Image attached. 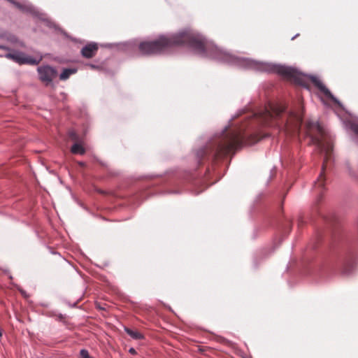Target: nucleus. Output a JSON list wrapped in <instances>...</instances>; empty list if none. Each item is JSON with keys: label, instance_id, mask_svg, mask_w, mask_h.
Wrapping results in <instances>:
<instances>
[{"label": "nucleus", "instance_id": "obj_1", "mask_svg": "<svg viewBox=\"0 0 358 358\" xmlns=\"http://www.w3.org/2000/svg\"><path fill=\"white\" fill-rule=\"evenodd\" d=\"M180 45H187L196 52L206 55L215 49L203 36L187 29L171 37L161 36L155 41L142 42L139 45V50L143 55H153L166 52L173 46Z\"/></svg>", "mask_w": 358, "mask_h": 358}, {"label": "nucleus", "instance_id": "obj_2", "mask_svg": "<svg viewBox=\"0 0 358 358\" xmlns=\"http://www.w3.org/2000/svg\"><path fill=\"white\" fill-rule=\"evenodd\" d=\"M257 134L246 135L241 129L227 128L218 138L209 142L206 147L197 152L200 161L212 158L217 159L234 152L243 144L252 145L259 141Z\"/></svg>", "mask_w": 358, "mask_h": 358}, {"label": "nucleus", "instance_id": "obj_3", "mask_svg": "<svg viewBox=\"0 0 358 358\" xmlns=\"http://www.w3.org/2000/svg\"><path fill=\"white\" fill-rule=\"evenodd\" d=\"M286 110L282 103H272L266 106L264 110L255 115V119L262 125L278 126L285 124L288 131L299 132L303 122V113L301 110V103H299L296 110L289 113L286 120H282Z\"/></svg>", "mask_w": 358, "mask_h": 358}, {"label": "nucleus", "instance_id": "obj_4", "mask_svg": "<svg viewBox=\"0 0 358 358\" xmlns=\"http://www.w3.org/2000/svg\"><path fill=\"white\" fill-rule=\"evenodd\" d=\"M305 132L310 139L312 144L324 153L322 172L317 180L315 182V187L323 188L325 182L324 171L327 166L328 161L331 157L333 145L331 137L317 122L308 121L306 124Z\"/></svg>", "mask_w": 358, "mask_h": 358}, {"label": "nucleus", "instance_id": "obj_5", "mask_svg": "<svg viewBox=\"0 0 358 358\" xmlns=\"http://www.w3.org/2000/svg\"><path fill=\"white\" fill-rule=\"evenodd\" d=\"M259 69L262 71L275 73L290 82L303 85L301 73L294 68L271 64H259Z\"/></svg>", "mask_w": 358, "mask_h": 358}, {"label": "nucleus", "instance_id": "obj_6", "mask_svg": "<svg viewBox=\"0 0 358 358\" xmlns=\"http://www.w3.org/2000/svg\"><path fill=\"white\" fill-rule=\"evenodd\" d=\"M6 57L13 60L19 64H31L36 65L39 63L41 59H36L31 57L27 56L21 52H15L13 53H8L6 55Z\"/></svg>", "mask_w": 358, "mask_h": 358}, {"label": "nucleus", "instance_id": "obj_7", "mask_svg": "<svg viewBox=\"0 0 358 358\" xmlns=\"http://www.w3.org/2000/svg\"><path fill=\"white\" fill-rule=\"evenodd\" d=\"M40 80L49 85L52 80L57 76L56 70L49 66H41L38 69Z\"/></svg>", "mask_w": 358, "mask_h": 358}, {"label": "nucleus", "instance_id": "obj_8", "mask_svg": "<svg viewBox=\"0 0 358 358\" xmlns=\"http://www.w3.org/2000/svg\"><path fill=\"white\" fill-rule=\"evenodd\" d=\"M98 51V45L95 43H91L84 46L81 50L82 55L85 58L93 57Z\"/></svg>", "mask_w": 358, "mask_h": 358}, {"label": "nucleus", "instance_id": "obj_9", "mask_svg": "<svg viewBox=\"0 0 358 358\" xmlns=\"http://www.w3.org/2000/svg\"><path fill=\"white\" fill-rule=\"evenodd\" d=\"M313 83L328 98L334 99L331 92L325 87V85L316 77H312Z\"/></svg>", "mask_w": 358, "mask_h": 358}, {"label": "nucleus", "instance_id": "obj_10", "mask_svg": "<svg viewBox=\"0 0 358 358\" xmlns=\"http://www.w3.org/2000/svg\"><path fill=\"white\" fill-rule=\"evenodd\" d=\"M77 70L76 69H64L62 73L59 76V78L62 80H67L70 76L76 73Z\"/></svg>", "mask_w": 358, "mask_h": 358}, {"label": "nucleus", "instance_id": "obj_11", "mask_svg": "<svg viewBox=\"0 0 358 358\" xmlns=\"http://www.w3.org/2000/svg\"><path fill=\"white\" fill-rule=\"evenodd\" d=\"M125 331L134 339L141 340L144 338L143 335L138 331L132 330L129 328H125Z\"/></svg>", "mask_w": 358, "mask_h": 358}, {"label": "nucleus", "instance_id": "obj_12", "mask_svg": "<svg viewBox=\"0 0 358 358\" xmlns=\"http://www.w3.org/2000/svg\"><path fill=\"white\" fill-rule=\"evenodd\" d=\"M71 152L73 154L84 155L85 153V149L80 144L75 143L71 147Z\"/></svg>", "mask_w": 358, "mask_h": 358}, {"label": "nucleus", "instance_id": "obj_13", "mask_svg": "<svg viewBox=\"0 0 358 358\" xmlns=\"http://www.w3.org/2000/svg\"><path fill=\"white\" fill-rule=\"evenodd\" d=\"M69 138L74 141H78L79 139L78 136L74 131H69Z\"/></svg>", "mask_w": 358, "mask_h": 358}, {"label": "nucleus", "instance_id": "obj_14", "mask_svg": "<svg viewBox=\"0 0 358 358\" xmlns=\"http://www.w3.org/2000/svg\"><path fill=\"white\" fill-rule=\"evenodd\" d=\"M91 357L89 355L87 350L83 349L80 352V358H90Z\"/></svg>", "mask_w": 358, "mask_h": 358}, {"label": "nucleus", "instance_id": "obj_15", "mask_svg": "<svg viewBox=\"0 0 358 358\" xmlns=\"http://www.w3.org/2000/svg\"><path fill=\"white\" fill-rule=\"evenodd\" d=\"M13 3L15 4V6L16 7H17L20 10H24V6H22L20 3H17V2H14L13 1Z\"/></svg>", "mask_w": 358, "mask_h": 358}, {"label": "nucleus", "instance_id": "obj_16", "mask_svg": "<svg viewBox=\"0 0 358 358\" xmlns=\"http://www.w3.org/2000/svg\"><path fill=\"white\" fill-rule=\"evenodd\" d=\"M352 129H353L354 132L357 135H358V125H355Z\"/></svg>", "mask_w": 358, "mask_h": 358}, {"label": "nucleus", "instance_id": "obj_17", "mask_svg": "<svg viewBox=\"0 0 358 358\" xmlns=\"http://www.w3.org/2000/svg\"><path fill=\"white\" fill-rule=\"evenodd\" d=\"M129 352L130 354H131V355H136V351L134 348H130L129 350Z\"/></svg>", "mask_w": 358, "mask_h": 358}, {"label": "nucleus", "instance_id": "obj_18", "mask_svg": "<svg viewBox=\"0 0 358 358\" xmlns=\"http://www.w3.org/2000/svg\"><path fill=\"white\" fill-rule=\"evenodd\" d=\"M80 166H85V164L84 162H79L78 163Z\"/></svg>", "mask_w": 358, "mask_h": 358}, {"label": "nucleus", "instance_id": "obj_19", "mask_svg": "<svg viewBox=\"0 0 358 358\" xmlns=\"http://www.w3.org/2000/svg\"><path fill=\"white\" fill-rule=\"evenodd\" d=\"M90 358H93V357H90Z\"/></svg>", "mask_w": 358, "mask_h": 358}]
</instances>
